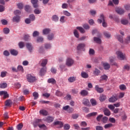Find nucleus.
<instances>
[{"instance_id": "obj_1", "label": "nucleus", "mask_w": 130, "mask_h": 130, "mask_svg": "<svg viewBox=\"0 0 130 130\" xmlns=\"http://www.w3.org/2000/svg\"><path fill=\"white\" fill-rule=\"evenodd\" d=\"M116 54L117 55V58L120 59V60H125L126 59V56L125 54H123L121 51L118 50L116 52Z\"/></svg>"}, {"instance_id": "obj_2", "label": "nucleus", "mask_w": 130, "mask_h": 130, "mask_svg": "<svg viewBox=\"0 0 130 130\" xmlns=\"http://www.w3.org/2000/svg\"><path fill=\"white\" fill-rule=\"evenodd\" d=\"M26 79L29 83H34L37 80V78L32 74H27L26 75Z\"/></svg>"}, {"instance_id": "obj_3", "label": "nucleus", "mask_w": 130, "mask_h": 130, "mask_svg": "<svg viewBox=\"0 0 130 130\" xmlns=\"http://www.w3.org/2000/svg\"><path fill=\"white\" fill-rule=\"evenodd\" d=\"M100 18L101 19H99L98 20V22L99 24H101L103 21V27H107V23L105 22V20L104 19V15H103V14H101L100 16Z\"/></svg>"}, {"instance_id": "obj_4", "label": "nucleus", "mask_w": 130, "mask_h": 130, "mask_svg": "<svg viewBox=\"0 0 130 130\" xmlns=\"http://www.w3.org/2000/svg\"><path fill=\"white\" fill-rule=\"evenodd\" d=\"M74 59L72 58L68 57L66 60V66H67V67H72V66L74 64Z\"/></svg>"}, {"instance_id": "obj_5", "label": "nucleus", "mask_w": 130, "mask_h": 130, "mask_svg": "<svg viewBox=\"0 0 130 130\" xmlns=\"http://www.w3.org/2000/svg\"><path fill=\"white\" fill-rule=\"evenodd\" d=\"M115 11L119 15H122L124 14L125 12L123 9L120 7L116 8Z\"/></svg>"}, {"instance_id": "obj_6", "label": "nucleus", "mask_w": 130, "mask_h": 130, "mask_svg": "<svg viewBox=\"0 0 130 130\" xmlns=\"http://www.w3.org/2000/svg\"><path fill=\"white\" fill-rule=\"evenodd\" d=\"M54 120V118L52 116H48L45 118L43 119V120L44 121H46L48 123H50V122H52L53 120Z\"/></svg>"}, {"instance_id": "obj_7", "label": "nucleus", "mask_w": 130, "mask_h": 130, "mask_svg": "<svg viewBox=\"0 0 130 130\" xmlns=\"http://www.w3.org/2000/svg\"><path fill=\"white\" fill-rule=\"evenodd\" d=\"M0 95L3 96L4 99H6V98H8L9 97V94L8 93V92L6 91H1Z\"/></svg>"}, {"instance_id": "obj_8", "label": "nucleus", "mask_w": 130, "mask_h": 130, "mask_svg": "<svg viewBox=\"0 0 130 130\" xmlns=\"http://www.w3.org/2000/svg\"><path fill=\"white\" fill-rule=\"evenodd\" d=\"M54 125H59V127H62L63 126V123L61 121H56L53 123Z\"/></svg>"}, {"instance_id": "obj_9", "label": "nucleus", "mask_w": 130, "mask_h": 130, "mask_svg": "<svg viewBox=\"0 0 130 130\" xmlns=\"http://www.w3.org/2000/svg\"><path fill=\"white\" fill-rule=\"evenodd\" d=\"M85 46H86V45L84 43L79 44L77 46V50H81V49H84V47H85Z\"/></svg>"}, {"instance_id": "obj_10", "label": "nucleus", "mask_w": 130, "mask_h": 130, "mask_svg": "<svg viewBox=\"0 0 130 130\" xmlns=\"http://www.w3.org/2000/svg\"><path fill=\"white\" fill-rule=\"evenodd\" d=\"M31 3L32 4L34 8H38V4H37L38 0H31Z\"/></svg>"}, {"instance_id": "obj_11", "label": "nucleus", "mask_w": 130, "mask_h": 130, "mask_svg": "<svg viewBox=\"0 0 130 130\" xmlns=\"http://www.w3.org/2000/svg\"><path fill=\"white\" fill-rule=\"evenodd\" d=\"M109 102L113 103L115 102V101H117V97L113 96L109 99Z\"/></svg>"}, {"instance_id": "obj_12", "label": "nucleus", "mask_w": 130, "mask_h": 130, "mask_svg": "<svg viewBox=\"0 0 130 130\" xmlns=\"http://www.w3.org/2000/svg\"><path fill=\"white\" fill-rule=\"evenodd\" d=\"M104 113L106 116H110V114H111L110 113V111H109L107 108L104 109Z\"/></svg>"}, {"instance_id": "obj_13", "label": "nucleus", "mask_w": 130, "mask_h": 130, "mask_svg": "<svg viewBox=\"0 0 130 130\" xmlns=\"http://www.w3.org/2000/svg\"><path fill=\"white\" fill-rule=\"evenodd\" d=\"M82 103L84 104V105H85V106H88V105L90 104L89 100L87 99H84L82 101Z\"/></svg>"}, {"instance_id": "obj_14", "label": "nucleus", "mask_w": 130, "mask_h": 130, "mask_svg": "<svg viewBox=\"0 0 130 130\" xmlns=\"http://www.w3.org/2000/svg\"><path fill=\"white\" fill-rule=\"evenodd\" d=\"M21 19V17L20 16H15L13 18V21L16 22V23H19L20 22V19Z\"/></svg>"}, {"instance_id": "obj_15", "label": "nucleus", "mask_w": 130, "mask_h": 130, "mask_svg": "<svg viewBox=\"0 0 130 130\" xmlns=\"http://www.w3.org/2000/svg\"><path fill=\"white\" fill-rule=\"evenodd\" d=\"M63 110H68V109H69V112L71 113L72 112V111H74V109H73L72 108H70V106H66L64 107H63Z\"/></svg>"}, {"instance_id": "obj_16", "label": "nucleus", "mask_w": 130, "mask_h": 130, "mask_svg": "<svg viewBox=\"0 0 130 130\" xmlns=\"http://www.w3.org/2000/svg\"><path fill=\"white\" fill-rule=\"evenodd\" d=\"M95 89L99 93H102V92L104 91L102 88L99 87V86L98 85L95 86Z\"/></svg>"}, {"instance_id": "obj_17", "label": "nucleus", "mask_w": 130, "mask_h": 130, "mask_svg": "<svg viewBox=\"0 0 130 130\" xmlns=\"http://www.w3.org/2000/svg\"><path fill=\"white\" fill-rule=\"evenodd\" d=\"M77 80L76 77H71L68 78V82L69 83H74Z\"/></svg>"}, {"instance_id": "obj_18", "label": "nucleus", "mask_w": 130, "mask_h": 130, "mask_svg": "<svg viewBox=\"0 0 130 130\" xmlns=\"http://www.w3.org/2000/svg\"><path fill=\"white\" fill-rule=\"evenodd\" d=\"M103 67L104 69L107 71L109 69H110V64L107 62H105L103 63Z\"/></svg>"}, {"instance_id": "obj_19", "label": "nucleus", "mask_w": 130, "mask_h": 130, "mask_svg": "<svg viewBox=\"0 0 130 130\" xmlns=\"http://www.w3.org/2000/svg\"><path fill=\"white\" fill-rule=\"evenodd\" d=\"M45 73H46V68H43L41 70L40 75V76H44Z\"/></svg>"}, {"instance_id": "obj_20", "label": "nucleus", "mask_w": 130, "mask_h": 130, "mask_svg": "<svg viewBox=\"0 0 130 130\" xmlns=\"http://www.w3.org/2000/svg\"><path fill=\"white\" fill-rule=\"evenodd\" d=\"M119 88L121 91H125V90H126V86L124 84L120 85Z\"/></svg>"}, {"instance_id": "obj_21", "label": "nucleus", "mask_w": 130, "mask_h": 130, "mask_svg": "<svg viewBox=\"0 0 130 130\" xmlns=\"http://www.w3.org/2000/svg\"><path fill=\"white\" fill-rule=\"evenodd\" d=\"M49 84H52L53 85L56 83V81L53 78H50L48 80Z\"/></svg>"}, {"instance_id": "obj_22", "label": "nucleus", "mask_w": 130, "mask_h": 130, "mask_svg": "<svg viewBox=\"0 0 130 130\" xmlns=\"http://www.w3.org/2000/svg\"><path fill=\"white\" fill-rule=\"evenodd\" d=\"M80 94L81 96H87L89 93L86 90H82L81 91Z\"/></svg>"}, {"instance_id": "obj_23", "label": "nucleus", "mask_w": 130, "mask_h": 130, "mask_svg": "<svg viewBox=\"0 0 130 130\" xmlns=\"http://www.w3.org/2000/svg\"><path fill=\"white\" fill-rule=\"evenodd\" d=\"M50 32V29L49 28H45L43 30V34H44V35L49 34Z\"/></svg>"}, {"instance_id": "obj_24", "label": "nucleus", "mask_w": 130, "mask_h": 130, "mask_svg": "<svg viewBox=\"0 0 130 130\" xmlns=\"http://www.w3.org/2000/svg\"><path fill=\"white\" fill-rule=\"evenodd\" d=\"M10 53L12 55H18V51L15 49H11L10 50Z\"/></svg>"}, {"instance_id": "obj_25", "label": "nucleus", "mask_w": 130, "mask_h": 130, "mask_svg": "<svg viewBox=\"0 0 130 130\" xmlns=\"http://www.w3.org/2000/svg\"><path fill=\"white\" fill-rule=\"evenodd\" d=\"M40 114H42V115H45V116H46L47 114H48V112L45 110H41L40 111Z\"/></svg>"}, {"instance_id": "obj_26", "label": "nucleus", "mask_w": 130, "mask_h": 130, "mask_svg": "<svg viewBox=\"0 0 130 130\" xmlns=\"http://www.w3.org/2000/svg\"><path fill=\"white\" fill-rule=\"evenodd\" d=\"M8 87V84L7 83H0V88L1 89H6Z\"/></svg>"}, {"instance_id": "obj_27", "label": "nucleus", "mask_w": 130, "mask_h": 130, "mask_svg": "<svg viewBox=\"0 0 130 130\" xmlns=\"http://www.w3.org/2000/svg\"><path fill=\"white\" fill-rule=\"evenodd\" d=\"M76 29H77V30H79L80 31V33L84 34V33H85V32H86L85 31V29L81 26L77 27Z\"/></svg>"}, {"instance_id": "obj_28", "label": "nucleus", "mask_w": 130, "mask_h": 130, "mask_svg": "<svg viewBox=\"0 0 130 130\" xmlns=\"http://www.w3.org/2000/svg\"><path fill=\"white\" fill-rule=\"evenodd\" d=\"M55 95H56V96H57L58 97H61V96H62V95H63V93L59 90H56V91L55 92Z\"/></svg>"}, {"instance_id": "obj_29", "label": "nucleus", "mask_w": 130, "mask_h": 130, "mask_svg": "<svg viewBox=\"0 0 130 130\" xmlns=\"http://www.w3.org/2000/svg\"><path fill=\"white\" fill-rule=\"evenodd\" d=\"M12 103H13V102H12V101H11V100H8L6 101L5 105H6V106H11V105H12Z\"/></svg>"}, {"instance_id": "obj_30", "label": "nucleus", "mask_w": 130, "mask_h": 130, "mask_svg": "<svg viewBox=\"0 0 130 130\" xmlns=\"http://www.w3.org/2000/svg\"><path fill=\"white\" fill-rule=\"evenodd\" d=\"M81 77L82 78H84V79H87V78H88V77H89V75L86 72H82L81 73Z\"/></svg>"}, {"instance_id": "obj_31", "label": "nucleus", "mask_w": 130, "mask_h": 130, "mask_svg": "<svg viewBox=\"0 0 130 130\" xmlns=\"http://www.w3.org/2000/svg\"><path fill=\"white\" fill-rule=\"evenodd\" d=\"M101 72L100 70L95 69L94 71H93V75H94V76H99V74H100Z\"/></svg>"}, {"instance_id": "obj_32", "label": "nucleus", "mask_w": 130, "mask_h": 130, "mask_svg": "<svg viewBox=\"0 0 130 130\" xmlns=\"http://www.w3.org/2000/svg\"><path fill=\"white\" fill-rule=\"evenodd\" d=\"M26 47L27 49H28L29 51H31L32 49H33V47L32 46V45L30 43H27L26 44Z\"/></svg>"}, {"instance_id": "obj_33", "label": "nucleus", "mask_w": 130, "mask_h": 130, "mask_svg": "<svg viewBox=\"0 0 130 130\" xmlns=\"http://www.w3.org/2000/svg\"><path fill=\"white\" fill-rule=\"evenodd\" d=\"M52 21H54V22H57L58 21V16L57 15H53L52 17Z\"/></svg>"}, {"instance_id": "obj_34", "label": "nucleus", "mask_w": 130, "mask_h": 130, "mask_svg": "<svg viewBox=\"0 0 130 130\" xmlns=\"http://www.w3.org/2000/svg\"><path fill=\"white\" fill-rule=\"evenodd\" d=\"M93 40L96 43H99V44H100V43H101V39H100V38H97V37H94L93 38Z\"/></svg>"}, {"instance_id": "obj_35", "label": "nucleus", "mask_w": 130, "mask_h": 130, "mask_svg": "<svg viewBox=\"0 0 130 130\" xmlns=\"http://www.w3.org/2000/svg\"><path fill=\"white\" fill-rule=\"evenodd\" d=\"M47 64V59L42 60L41 66L42 67H45Z\"/></svg>"}, {"instance_id": "obj_36", "label": "nucleus", "mask_w": 130, "mask_h": 130, "mask_svg": "<svg viewBox=\"0 0 130 130\" xmlns=\"http://www.w3.org/2000/svg\"><path fill=\"white\" fill-rule=\"evenodd\" d=\"M106 99V96L104 94H101L100 96V101L102 102L104 101Z\"/></svg>"}, {"instance_id": "obj_37", "label": "nucleus", "mask_w": 130, "mask_h": 130, "mask_svg": "<svg viewBox=\"0 0 130 130\" xmlns=\"http://www.w3.org/2000/svg\"><path fill=\"white\" fill-rule=\"evenodd\" d=\"M90 103H91L92 106H95V105H97V102L94 99H92L91 100H90Z\"/></svg>"}, {"instance_id": "obj_38", "label": "nucleus", "mask_w": 130, "mask_h": 130, "mask_svg": "<svg viewBox=\"0 0 130 130\" xmlns=\"http://www.w3.org/2000/svg\"><path fill=\"white\" fill-rule=\"evenodd\" d=\"M38 126L40 127V128H42L43 129L46 130L47 129V127H46V125L45 124H39Z\"/></svg>"}, {"instance_id": "obj_39", "label": "nucleus", "mask_w": 130, "mask_h": 130, "mask_svg": "<svg viewBox=\"0 0 130 130\" xmlns=\"http://www.w3.org/2000/svg\"><path fill=\"white\" fill-rule=\"evenodd\" d=\"M117 38L118 41H119V42H120L121 43H123V40L122 39V37L120 36V35H118V36H117Z\"/></svg>"}, {"instance_id": "obj_40", "label": "nucleus", "mask_w": 130, "mask_h": 130, "mask_svg": "<svg viewBox=\"0 0 130 130\" xmlns=\"http://www.w3.org/2000/svg\"><path fill=\"white\" fill-rule=\"evenodd\" d=\"M25 10L26 11V12H31V7H30V6L26 5L25 7Z\"/></svg>"}, {"instance_id": "obj_41", "label": "nucleus", "mask_w": 130, "mask_h": 130, "mask_svg": "<svg viewBox=\"0 0 130 130\" xmlns=\"http://www.w3.org/2000/svg\"><path fill=\"white\" fill-rule=\"evenodd\" d=\"M95 115H97V112L90 113L87 115V117H91V116H95Z\"/></svg>"}, {"instance_id": "obj_42", "label": "nucleus", "mask_w": 130, "mask_h": 130, "mask_svg": "<svg viewBox=\"0 0 130 130\" xmlns=\"http://www.w3.org/2000/svg\"><path fill=\"white\" fill-rule=\"evenodd\" d=\"M74 36L76 37V38H79L80 36L79 35V32H78V30H77V29H75L74 30Z\"/></svg>"}, {"instance_id": "obj_43", "label": "nucleus", "mask_w": 130, "mask_h": 130, "mask_svg": "<svg viewBox=\"0 0 130 130\" xmlns=\"http://www.w3.org/2000/svg\"><path fill=\"white\" fill-rule=\"evenodd\" d=\"M33 96L34 97L35 100H36V99H38V97L39 96V95L38 94V92H34L33 93Z\"/></svg>"}, {"instance_id": "obj_44", "label": "nucleus", "mask_w": 130, "mask_h": 130, "mask_svg": "<svg viewBox=\"0 0 130 130\" xmlns=\"http://www.w3.org/2000/svg\"><path fill=\"white\" fill-rule=\"evenodd\" d=\"M102 121L104 122V123H107V121H108V117L105 116L102 118Z\"/></svg>"}, {"instance_id": "obj_45", "label": "nucleus", "mask_w": 130, "mask_h": 130, "mask_svg": "<svg viewBox=\"0 0 130 130\" xmlns=\"http://www.w3.org/2000/svg\"><path fill=\"white\" fill-rule=\"evenodd\" d=\"M63 15L65 16H67V17H71V15L70 12H69L68 11H64L63 12Z\"/></svg>"}, {"instance_id": "obj_46", "label": "nucleus", "mask_w": 130, "mask_h": 130, "mask_svg": "<svg viewBox=\"0 0 130 130\" xmlns=\"http://www.w3.org/2000/svg\"><path fill=\"white\" fill-rule=\"evenodd\" d=\"M112 126H113V124L112 123H109L105 125L104 127L106 129L109 128L110 127H112Z\"/></svg>"}, {"instance_id": "obj_47", "label": "nucleus", "mask_w": 130, "mask_h": 130, "mask_svg": "<svg viewBox=\"0 0 130 130\" xmlns=\"http://www.w3.org/2000/svg\"><path fill=\"white\" fill-rule=\"evenodd\" d=\"M17 71H19L20 72H22V73H23V72H24V68H23V66H18L17 67Z\"/></svg>"}, {"instance_id": "obj_48", "label": "nucleus", "mask_w": 130, "mask_h": 130, "mask_svg": "<svg viewBox=\"0 0 130 130\" xmlns=\"http://www.w3.org/2000/svg\"><path fill=\"white\" fill-rule=\"evenodd\" d=\"M67 20H66V17L65 16H61L60 18V22L61 23H64Z\"/></svg>"}, {"instance_id": "obj_49", "label": "nucleus", "mask_w": 130, "mask_h": 130, "mask_svg": "<svg viewBox=\"0 0 130 130\" xmlns=\"http://www.w3.org/2000/svg\"><path fill=\"white\" fill-rule=\"evenodd\" d=\"M3 31L5 34H9V33H10V29L8 28H5L3 29Z\"/></svg>"}, {"instance_id": "obj_50", "label": "nucleus", "mask_w": 130, "mask_h": 130, "mask_svg": "<svg viewBox=\"0 0 130 130\" xmlns=\"http://www.w3.org/2000/svg\"><path fill=\"white\" fill-rule=\"evenodd\" d=\"M14 15L17 16H20L21 15V11L20 10H16L14 11Z\"/></svg>"}, {"instance_id": "obj_51", "label": "nucleus", "mask_w": 130, "mask_h": 130, "mask_svg": "<svg viewBox=\"0 0 130 130\" xmlns=\"http://www.w3.org/2000/svg\"><path fill=\"white\" fill-rule=\"evenodd\" d=\"M128 21L126 19H123L121 20V24L123 25H126V24H128Z\"/></svg>"}, {"instance_id": "obj_52", "label": "nucleus", "mask_w": 130, "mask_h": 130, "mask_svg": "<svg viewBox=\"0 0 130 130\" xmlns=\"http://www.w3.org/2000/svg\"><path fill=\"white\" fill-rule=\"evenodd\" d=\"M83 27L86 30H88V29H90V26H89V24H83Z\"/></svg>"}, {"instance_id": "obj_53", "label": "nucleus", "mask_w": 130, "mask_h": 130, "mask_svg": "<svg viewBox=\"0 0 130 130\" xmlns=\"http://www.w3.org/2000/svg\"><path fill=\"white\" fill-rule=\"evenodd\" d=\"M95 53V51L93 49H89V54L90 55H93Z\"/></svg>"}, {"instance_id": "obj_54", "label": "nucleus", "mask_w": 130, "mask_h": 130, "mask_svg": "<svg viewBox=\"0 0 130 130\" xmlns=\"http://www.w3.org/2000/svg\"><path fill=\"white\" fill-rule=\"evenodd\" d=\"M7 72H1V78H5L7 76Z\"/></svg>"}, {"instance_id": "obj_55", "label": "nucleus", "mask_w": 130, "mask_h": 130, "mask_svg": "<svg viewBox=\"0 0 130 130\" xmlns=\"http://www.w3.org/2000/svg\"><path fill=\"white\" fill-rule=\"evenodd\" d=\"M34 13L36 15H39V14H40V13H41V11L39 9H36L34 10Z\"/></svg>"}, {"instance_id": "obj_56", "label": "nucleus", "mask_w": 130, "mask_h": 130, "mask_svg": "<svg viewBox=\"0 0 130 130\" xmlns=\"http://www.w3.org/2000/svg\"><path fill=\"white\" fill-rule=\"evenodd\" d=\"M29 18L31 21H34L35 20V16L34 14L29 15Z\"/></svg>"}, {"instance_id": "obj_57", "label": "nucleus", "mask_w": 130, "mask_h": 130, "mask_svg": "<svg viewBox=\"0 0 130 130\" xmlns=\"http://www.w3.org/2000/svg\"><path fill=\"white\" fill-rule=\"evenodd\" d=\"M62 9H68L69 8V5L66 3H64L62 5Z\"/></svg>"}, {"instance_id": "obj_58", "label": "nucleus", "mask_w": 130, "mask_h": 130, "mask_svg": "<svg viewBox=\"0 0 130 130\" xmlns=\"http://www.w3.org/2000/svg\"><path fill=\"white\" fill-rule=\"evenodd\" d=\"M54 35L53 34L49 35L48 36V40H52L53 39Z\"/></svg>"}, {"instance_id": "obj_59", "label": "nucleus", "mask_w": 130, "mask_h": 130, "mask_svg": "<svg viewBox=\"0 0 130 130\" xmlns=\"http://www.w3.org/2000/svg\"><path fill=\"white\" fill-rule=\"evenodd\" d=\"M39 35V32L37 31H35L32 34L33 37H36V36H38Z\"/></svg>"}, {"instance_id": "obj_60", "label": "nucleus", "mask_w": 130, "mask_h": 130, "mask_svg": "<svg viewBox=\"0 0 130 130\" xmlns=\"http://www.w3.org/2000/svg\"><path fill=\"white\" fill-rule=\"evenodd\" d=\"M70 124H66L64 125V129H70Z\"/></svg>"}, {"instance_id": "obj_61", "label": "nucleus", "mask_w": 130, "mask_h": 130, "mask_svg": "<svg viewBox=\"0 0 130 130\" xmlns=\"http://www.w3.org/2000/svg\"><path fill=\"white\" fill-rule=\"evenodd\" d=\"M129 65L126 64L124 66V70H125L126 71H129Z\"/></svg>"}, {"instance_id": "obj_62", "label": "nucleus", "mask_w": 130, "mask_h": 130, "mask_svg": "<svg viewBox=\"0 0 130 130\" xmlns=\"http://www.w3.org/2000/svg\"><path fill=\"white\" fill-rule=\"evenodd\" d=\"M124 92H120L119 93L118 98H123L124 96Z\"/></svg>"}, {"instance_id": "obj_63", "label": "nucleus", "mask_w": 130, "mask_h": 130, "mask_svg": "<svg viewBox=\"0 0 130 130\" xmlns=\"http://www.w3.org/2000/svg\"><path fill=\"white\" fill-rule=\"evenodd\" d=\"M124 8L126 10V11H129L130 10V5H126L124 6Z\"/></svg>"}, {"instance_id": "obj_64", "label": "nucleus", "mask_w": 130, "mask_h": 130, "mask_svg": "<svg viewBox=\"0 0 130 130\" xmlns=\"http://www.w3.org/2000/svg\"><path fill=\"white\" fill-rule=\"evenodd\" d=\"M130 42V36H128L125 40V43Z\"/></svg>"}]
</instances>
